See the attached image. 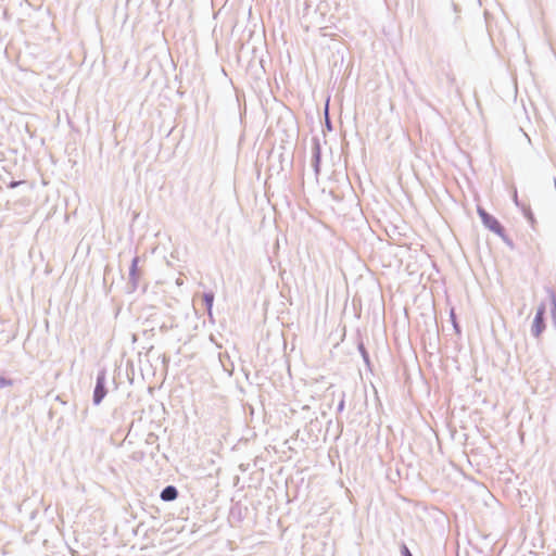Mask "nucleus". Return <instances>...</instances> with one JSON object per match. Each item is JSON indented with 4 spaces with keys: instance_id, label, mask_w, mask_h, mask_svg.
<instances>
[{
    "instance_id": "nucleus-4",
    "label": "nucleus",
    "mask_w": 556,
    "mask_h": 556,
    "mask_svg": "<svg viewBox=\"0 0 556 556\" xmlns=\"http://www.w3.org/2000/svg\"><path fill=\"white\" fill-rule=\"evenodd\" d=\"M177 496L178 492L176 488L172 485L166 486L161 493V498L166 502L174 501L177 498Z\"/></svg>"
},
{
    "instance_id": "nucleus-3",
    "label": "nucleus",
    "mask_w": 556,
    "mask_h": 556,
    "mask_svg": "<svg viewBox=\"0 0 556 556\" xmlns=\"http://www.w3.org/2000/svg\"><path fill=\"white\" fill-rule=\"evenodd\" d=\"M106 395V390H105V377L104 375H99L98 378H97V384H96V389H94V392H93V402L94 404H99L103 397Z\"/></svg>"
},
{
    "instance_id": "nucleus-7",
    "label": "nucleus",
    "mask_w": 556,
    "mask_h": 556,
    "mask_svg": "<svg viewBox=\"0 0 556 556\" xmlns=\"http://www.w3.org/2000/svg\"><path fill=\"white\" fill-rule=\"evenodd\" d=\"M403 555L404 556H412L410 552L408 551V548L406 546H403Z\"/></svg>"
},
{
    "instance_id": "nucleus-5",
    "label": "nucleus",
    "mask_w": 556,
    "mask_h": 556,
    "mask_svg": "<svg viewBox=\"0 0 556 556\" xmlns=\"http://www.w3.org/2000/svg\"><path fill=\"white\" fill-rule=\"evenodd\" d=\"M203 300H204V302L206 304L207 311L210 312L211 308H212V305H213L214 295L212 293H205L203 295Z\"/></svg>"
},
{
    "instance_id": "nucleus-6",
    "label": "nucleus",
    "mask_w": 556,
    "mask_h": 556,
    "mask_svg": "<svg viewBox=\"0 0 556 556\" xmlns=\"http://www.w3.org/2000/svg\"><path fill=\"white\" fill-rule=\"evenodd\" d=\"M137 263H138V260L135 258L132 261V266H131V275H135L136 274V270H137Z\"/></svg>"
},
{
    "instance_id": "nucleus-1",
    "label": "nucleus",
    "mask_w": 556,
    "mask_h": 556,
    "mask_svg": "<svg viewBox=\"0 0 556 556\" xmlns=\"http://www.w3.org/2000/svg\"><path fill=\"white\" fill-rule=\"evenodd\" d=\"M478 214H479L480 218L482 219V223L484 224V226L486 228H489L491 231H493V232H495L497 235H502L503 233L504 228H503V226L500 224V222L495 217H493L492 215L486 213L481 207H478Z\"/></svg>"
},
{
    "instance_id": "nucleus-2",
    "label": "nucleus",
    "mask_w": 556,
    "mask_h": 556,
    "mask_svg": "<svg viewBox=\"0 0 556 556\" xmlns=\"http://www.w3.org/2000/svg\"><path fill=\"white\" fill-rule=\"evenodd\" d=\"M544 314H545V307L540 306L536 311V315L534 317L533 324H532V332L535 337H539L542 331L544 330Z\"/></svg>"
}]
</instances>
